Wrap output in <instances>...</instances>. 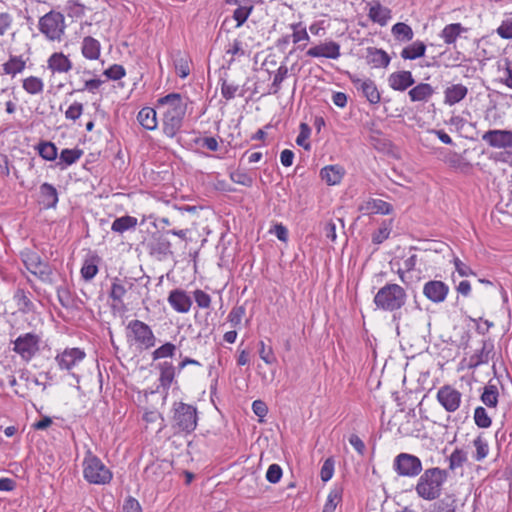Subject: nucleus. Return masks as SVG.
<instances>
[{
	"label": "nucleus",
	"mask_w": 512,
	"mask_h": 512,
	"mask_svg": "<svg viewBox=\"0 0 512 512\" xmlns=\"http://www.w3.org/2000/svg\"><path fill=\"white\" fill-rule=\"evenodd\" d=\"M369 18L380 26H385L391 18V10L380 4L378 1H373L369 4Z\"/></svg>",
	"instance_id": "5701e85b"
},
{
	"label": "nucleus",
	"mask_w": 512,
	"mask_h": 512,
	"mask_svg": "<svg viewBox=\"0 0 512 512\" xmlns=\"http://www.w3.org/2000/svg\"><path fill=\"white\" fill-rule=\"evenodd\" d=\"M466 31L467 29L463 27L461 23H451L442 29L439 36L445 44L451 45L454 44L460 35Z\"/></svg>",
	"instance_id": "7c9ffc66"
},
{
	"label": "nucleus",
	"mask_w": 512,
	"mask_h": 512,
	"mask_svg": "<svg viewBox=\"0 0 512 512\" xmlns=\"http://www.w3.org/2000/svg\"><path fill=\"white\" fill-rule=\"evenodd\" d=\"M306 55L313 58H328L336 60L341 56L340 45L335 41H328L309 48Z\"/></svg>",
	"instance_id": "a211bd4d"
},
{
	"label": "nucleus",
	"mask_w": 512,
	"mask_h": 512,
	"mask_svg": "<svg viewBox=\"0 0 512 512\" xmlns=\"http://www.w3.org/2000/svg\"><path fill=\"white\" fill-rule=\"evenodd\" d=\"M39 30L50 41H60L65 33L64 15L51 10L39 19Z\"/></svg>",
	"instance_id": "423d86ee"
},
{
	"label": "nucleus",
	"mask_w": 512,
	"mask_h": 512,
	"mask_svg": "<svg viewBox=\"0 0 512 512\" xmlns=\"http://www.w3.org/2000/svg\"><path fill=\"white\" fill-rule=\"evenodd\" d=\"M3 72L6 75L15 77L22 73L26 68V60L22 56L11 55L3 65Z\"/></svg>",
	"instance_id": "473e14b6"
},
{
	"label": "nucleus",
	"mask_w": 512,
	"mask_h": 512,
	"mask_svg": "<svg viewBox=\"0 0 512 512\" xmlns=\"http://www.w3.org/2000/svg\"><path fill=\"white\" fill-rule=\"evenodd\" d=\"M343 489L340 486H334L328 496L322 512H334L336 507L342 501Z\"/></svg>",
	"instance_id": "c03bdc74"
},
{
	"label": "nucleus",
	"mask_w": 512,
	"mask_h": 512,
	"mask_svg": "<svg viewBox=\"0 0 512 512\" xmlns=\"http://www.w3.org/2000/svg\"><path fill=\"white\" fill-rule=\"evenodd\" d=\"M311 134V128L306 123L300 124V132L296 138V144L303 147L306 151L311 149V144L308 141Z\"/></svg>",
	"instance_id": "5fc2aeb1"
},
{
	"label": "nucleus",
	"mask_w": 512,
	"mask_h": 512,
	"mask_svg": "<svg viewBox=\"0 0 512 512\" xmlns=\"http://www.w3.org/2000/svg\"><path fill=\"white\" fill-rule=\"evenodd\" d=\"M188 99L179 93H170L157 100L162 115V130L165 136L173 138L180 131L187 112Z\"/></svg>",
	"instance_id": "f257e3e1"
},
{
	"label": "nucleus",
	"mask_w": 512,
	"mask_h": 512,
	"mask_svg": "<svg viewBox=\"0 0 512 512\" xmlns=\"http://www.w3.org/2000/svg\"><path fill=\"white\" fill-rule=\"evenodd\" d=\"M498 397L499 392L497 385L493 384L492 381H489L484 387L481 395V401L489 408H496L498 404Z\"/></svg>",
	"instance_id": "58836bf2"
},
{
	"label": "nucleus",
	"mask_w": 512,
	"mask_h": 512,
	"mask_svg": "<svg viewBox=\"0 0 512 512\" xmlns=\"http://www.w3.org/2000/svg\"><path fill=\"white\" fill-rule=\"evenodd\" d=\"M393 229V219H386L380 223L379 228L372 234V242L376 245L387 240Z\"/></svg>",
	"instance_id": "4c0bfd02"
},
{
	"label": "nucleus",
	"mask_w": 512,
	"mask_h": 512,
	"mask_svg": "<svg viewBox=\"0 0 512 512\" xmlns=\"http://www.w3.org/2000/svg\"><path fill=\"white\" fill-rule=\"evenodd\" d=\"M474 420L480 428H488L491 425V418L488 416L485 408L481 406L475 409Z\"/></svg>",
	"instance_id": "13d9d810"
},
{
	"label": "nucleus",
	"mask_w": 512,
	"mask_h": 512,
	"mask_svg": "<svg viewBox=\"0 0 512 512\" xmlns=\"http://www.w3.org/2000/svg\"><path fill=\"white\" fill-rule=\"evenodd\" d=\"M358 210L364 215H389L393 212V206L382 199L368 198L359 204Z\"/></svg>",
	"instance_id": "f3484780"
},
{
	"label": "nucleus",
	"mask_w": 512,
	"mask_h": 512,
	"mask_svg": "<svg viewBox=\"0 0 512 512\" xmlns=\"http://www.w3.org/2000/svg\"><path fill=\"white\" fill-rule=\"evenodd\" d=\"M468 94V88L463 84H453L444 90V103L453 106L461 102Z\"/></svg>",
	"instance_id": "b1692460"
},
{
	"label": "nucleus",
	"mask_w": 512,
	"mask_h": 512,
	"mask_svg": "<svg viewBox=\"0 0 512 512\" xmlns=\"http://www.w3.org/2000/svg\"><path fill=\"white\" fill-rule=\"evenodd\" d=\"M81 54L87 60L99 59L101 54L100 42L91 36L84 37L81 43Z\"/></svg>",
	"instance_id": "a878e982"
},
{
	"label": "nucleus",
	"mask_w": 512,
	"mask_h": 512,
	"mask_svg": "<svg viewBox=\"0 0 512 512\" xmlns=\"http://www.w3.org/2000/svg\"><path fill=\"white\" fill-rule=\"evenodd\" d=\"M13 301L18 307V311L23 313V315L28 314L33 309V303L30 301L26 292L22 289H18L15 292Z\"/></svg>",
	"instance_id": "49530a36"
},
{
	"label": "nucleus",
	"mask_w": 512,
	"mask_h": 512,
	"mask_svg": "<svg viewBox=\"0 0 512 512\" xmlns=\"http://www.w3.org/2000/svg\"><path fill=\"white\" fill-rule=\"evenodd\" d=\"M434 94V88L428 83H419L409 90L408 95L412 102H426Z\"/></svg>",
	"instance_id": "2f4dec72"
},
{
	"label": "nucleus",
	"mask_w": 512,
	"mask_h": 512,
	"mask_svg": "<svg viewBox=\"0 0 512 512\" xmlns=\"http://www.w3.org/2000/svg\"><path fill=\"white\" fill-rule=\"evenodd\" d=\"M190 58L181 51H177L173 55L174 68L177 75L184 79L190 74Z\"/></svg>",
	"instance_id": "c9c22d12"
},
{
	"label": "nucleus",
	"mask_w": 512,
	"mask_h": 512,
	"mask_svg": "<svg viewBox=\"0 0 512 512\" xmlns=\"http://www.w3.org/2000/svg\"><path fill=\"white\" fill-rule=\"evenodd\" d=\"M461 393L452 386L445 385L437 392V400L447 412H455L461 404Z\"/></svg>",
	"instance_id": "4468645a"
},
{
	"label": "nucleus",
	"mask_w": 512,
	"mask_h": 512,
	"mask_svg": "<svg viewBox=\"0 0 512 512\" xmlns=\"http://www.w3.org/2000/svg\"><path fill=\"white\" fill-rule=\"evenodd\" d=\"M282 477V468L278 464H271L266 472V479L270 483H278Z\"/></svg>",
	"instance_id": "774afa93"
},
{
	"label": "nucleus",
	"mask_w": 512,
	"mask_h": 512,
	"mask_svg": "<svg viewBox=\"0 0 512 512\" xmlns=\"http://www.w3.org/2000/svg\"><path fill=\"white\" fill-rule=\"evenodd\" d=\"M85 357L84 351L79 348L65 349L61 354L56 356V361L60 369L70 370Z\"/></svg>",
	"instance_id": "aec40b11"
},
{
	"label": "nucleus",
	"mask_w": 512,
	"mask_h": 512,
	"mask_svg": "<svg viewBox=\"0 0 512 512\" xmlns=\"http://www.w3.org/2000/svg\"><path fill=\"white\" fill-rule=\"evenodd\" d=\"M64 11L69 18L80 19L85 15L86 6L75 0H68L65 4Z\"/></svg>",
	"instance_id": "de8ad7c7"
},
{
	"label": "nucleus",
	"mask_w": 512,
	"mask_h": 512,
	"mask_svg": "<svg viewBox=\"0 0 512 512\" xmlns=\"http://www.w3.org/2000/svg\"><path fill=\"white\" fill-rule=\"evenodd\" d=\"M259 356L266 364H273L276 361V358L273 353V349L271 346H266L263 341L259 343Z\"/></svg>",
	"instance_id": "0e129e2a"
},
{
	"label": "nucleus",
	"mask_w": 512,
	"mask_h": 512,
	"mask_svg": "<svg viewBox=\"0 0 512 512\" xmlns=\"http://www.w3.org/2000/svg\"><path fill=\"white\" fill-rule=\"evenodd\" d=\"M40 338L33 333L20 335L14 341V351L24 360L29 361L39 349Z\"/></svg>",
	"instance_id": "f8f14e48"
},
{
	"label": "nucleus",
	"mask_w": 512,
	"mask_h": 512,
	"mask_svg": "<svg viewBox=\"0 0 512 512\" xmlns=\"http://www.w3.org/2000/svg\"><path fill=\"white\" fill-rule=\"evenodd\" d=\"M406 301V292L398 284H386L374 297V303L377 307L394 311L400 309Z\"/></svg>",
	"instance_id": "7ed1b4c3"
},
{
	"label": "nucleus",
	"mask_w": 512,
	"mask_h": 512,
	"mask_svg": "<svg viewBox=\"0 0 512 512\" xmlns=\"http://www.w3.org/2000/svg\"><path fill=\"white\" fill-rule=\"evenodd\" d=\"M173 427L179 432L191 433L197 426V409L183 402L173 405Z\"/></svg>",
	"instance_id": "39448f33"
},
{
	"label": "nucleus",
	"mask_w": 512,
	"mask_h": 512,
	"mask_svg": "<svg viewBox=\"0 0 512 512\" xmlns=\"http://www.w3.org/2000/svg\"><path fill=\"white\" fill-rule=\"evenodd\" d=\"M230 179L236 184L250 187L253 184V178L244 170L237 169L230 173Z\"/></svg>",
	"instance_id": "6e6d98bb"
},
{
	"label": "nucleus",
	"mask_w": 512,
	"mask_h": 512,
	"mask_svg": "<svg viewBox=\"0 0 512 512\" xmlns=\"http://www.w3.org/2000/svg\"><path fill=\"white\" fill-rule=\"evenodd\" d=\"M482 140L495 149L512 148V131L504 129L488 130L482 135Z\"/></svg>",
	"instance_id": "ddd939ff"
},
{
	"label": "nucleus",
	"mask_w": 512,
	"mask_h": 512,
	"mask_svg": "<svg viewBox=\"0 0 512 512\" xmlns=\"http://www.w3.org/2000/svg\"><path fill=\"white\" fill-rule=\"evenodd\" d=\"M449 293V286L440 280H430L423 286L424 296L433 303H442Z\"/></svg>",
	"instance_id": "dca6fc26"
},
{
	"label": "nucleus",
	"mask_w": 512,
	"mask_h": 512,
	"mask_svg": "<svg viewBox=\"0 0 512 512\" xmlns=\"http://www.w3.org/2000/svg\"><path fill=\"white\" fill-rule=\"evenodd\" d=\"M98 273V261L95 257L88 258L84 261L81 268V276L86 281L92 280Z\"/></svg>",
	"instance_id": "3c124183"
},
{
	"label": "nucleus",
	"mask_w": 512,
	"mask_h": 512,
	"mask_svg": "<svg viewBox=\"0 0 512 512\" xmlns=\"http://www.w3.org/2000/svg\"><path fill=\"white\" fill-rule=\"evenodd\" d=\"M44 81L38 76L30 75L22 79V89L31 96L40 95L44 91Z\"/></svg>",
	"instance_id": "72a5a7b5"
},
{
	"label": "nucleus",
	"mask_w": 512,
	"mask_h": 512,
	"mask_svg": "<svg viewBox=\"0 0 512 512\" xmlns=\"http://www.w3.org/2000/svg\"><path fill=\"white\" fill-rule=\"evenodd\" d=\"M73 68L70 58L63 52H54L47 59V69L52 75L66 74Z\"/></svg>",
	"instance_id": "6ab92c4d"
},
{
	"label": "nucleus",
	"mask_w": 512,
	"mask_h": 512,
	"mask_svg": "<svg viewBox=\"0 0 512 512\" xmlns=\"http://www.w3.org/2000/svg\"><path fill=\"white\" fill-rule=\"evenodd\" d=\"M426 45L424 42L417 40L412 44L404 47L400 53L405 60H415L425 55Z\"/></svg>",
	"instance_id": "e433bc0d"
},
{
	"label": "nucleus",
	"mask_w": 512,
	"mask_h": 512,
	"mask_svg": "<svg viewBox=\"0 0 512 512\" xmlns=\"http://www.w3.org/2000/svg\"><path fill=\"white\" fill-rule=\"evenodd\" d=\"M83 155V151L79 148L63 149L60 152L59 160L56 162V167L60 170H65L69 166L76 163Z\"/></svg>",
	"instance_id": "c756f323"
},
{
	"label": "nucleus",
	"mask_w": 512,
	"mask_h": 512,
	"mask_svg": "<svg viewBox=\"0 0 512 512\" xmlns=\"http://www.w3.org/2000/svg\"><path fill=\"white\" fill-rule=\"evenodd\" d=\"M160 368V383L161 386L168 389L175 377V367L170 362H163L159 365Z\"/></svg>",
	"instance_id": "a18cd8bd"
},
{
	"label": "nucleus",
	"mask_w": 512,
	"mask_h": 512,
	"mask_svg": "<svg viewBox=\"0 0 512 512\" xmlns=\"http://www.w3.org/2000/svg\"><path fill=\"white\" fill-rule=\"evenodd\" d=\"M473 445L476 449L475 454L473 455L474 460L478 462L484 460L489 453L487 440L483 436L479 435L473 440Z\"/></svg>",
	"instance_id": "09e8293b"
},
{
	"label": "nucleus",
	"mask_w": 512,
	"mask_h": 512,
	"mask_svg": "<svg viewBox=\"0 0 512 512\" xmlns=\"http://www.w3.org/2000/svg\"><path fill=\"white\" fill-rule=\"evenodd\" d=\"M137 218L129 215H125L119 218H116L111 226V230L117 233H124L130 229H133L137 226Z\"/></svg>",
	"instance_id": "79ce46f5"
},
{
	"label": "nucleus",
	"mask_w": 512,
	"mask_h": 512,
	"mask_svg": "<svg viewBox=\"0 0 512 512\" xmlns=\"http://www.w3.org/2000/svg\"><path fill=\"white\" fill-rule=\"evenodd\" d=\"M137 121L144 129L155 130L158 126L156 110L151 107H143L137 114Z\"/></svg>",
	"instance_id": "c85d7f7f"
},
{
	"label": "nucleus",
	"mask_w": 512,
	"mask_h": 512,
	"mask_svg": "<svg viewBox=\"0 0 512 512\" xmlns=\"http://www.w3.org/2000/svg\"><path fill=\"white\" fill-rule=\"evenodd\" d=\"M191 297L194 299L196 308L203 310L205 314L208 315V312L211 309V296L201 289H195L192 292Z\"/></svg>",
	"instance_id": "37998d69"
},
{
	"label": "nucleus",
	"mask_w": 512,
	"mask_h": 512,
	"mask_svg": "<svg viewBox=\"0 0 512 512\" xmlns=\"http://www.w3.org/2000/svg\"><path fill=\"white\" fill-rule=\"evenodd\" d=\"M449 476L448 470L439 467L426 469L419 477L415 486L417 495L426 500L433 501L440 497L443 486Z\"/></svg>",
	"instance_id": "f03ea898"
},
{
	"label": "nucleus",
	"mask_w": 512,
	"mask_h": 512,
	"mask_svg": "<svg viewBox=\"0 0 512 512\" xmlns=\"http://www.w3.org/2000/svg\"><path fill=\"white\" fill-rule=\"evenodd\" d=\"M176 350V346L172 343H165L153 352V360L160 358L172 357Z\"/></svg>",
	"instance_id": "052dcab7"
},
{
	"label": "nucleus",
	"mask_w": 512,
	"mask_h": 512,
	"mask_svg": "<svg viewBox=\"0 0 512 512\" xmlns=\"http://www.w3.org/2000/svg\"><path fill=\"white\" fill-rule=\"evenodd\" d=\"M440 337L443 342L450 343L456 347L465 348L469 341V332L464 324L445 322Z\"/></svg>",
	"instance_id": "9d476101"
},
{
	"label": "nucleus",
	"mask_w": 512,
	"mask_h": 512,
	"mask_svg": "<svg viewBox=\"0 0 512 512\" xmlns=\"http://www.w3.org/2000/svg\"><path fill=\"white\" fill-rule=\"evenodd\" d=\"M496 32L503 39H512V18L504 19Z\"/></svg>",
	"instance_id": "338daca9"
},
{
	"label": "nucleus",
	"mask_w": 512,
	"mask_h": 512,
	"mask_svg": "<svg viewBox=\"0 0 512 512\" xmlns=\"http://www.w3.org/2000/svg\"><path fill=\"white\" fill-rule=\"evenodd\" d=\"M349 80L355 89L371 104L376 105L381 101V93L377 88L375 81L368 77H359L355 74H349Z\"/></svg>",
	"instance_id": "9b49d317"
},
{
	"label": "nucleus",
	"mask_w": 512,
	"mask_h": 512,
	"mask_svg": "<svg viewBox=\"0 0 512 512\" xmlns=\"http://www.w3.org/2000/svg\"><path fill=\"white\" fill-rule=\"evenodd\" d=\"M194 142L196 145L213 152L217 151L219 148L218 140L215 137H198Z\"/></svg>",
	"instance_id": "680f3d73"
},
{
	"label": "nucleus",
	"mask_w": 512,
	"mask_h": 512,
	"mask_svg": "<svg viewBox=\"0 0 512 512\" xmlns=\"http://www.w3.org/2000/svg\"><path fill=\"white\" fill-rule=\"evenodd\" d=\"M126 72L122 65L114 64L104 71V75L111 80H120Z\"/></svg>",
	"instance_id": "69168bd1"
},
{
	"label": "nucleus",
	"mask_w": 512,
	"mask_h": 512,
	"mask_svg": "<svg viewBox=\"0 0 512 512\" xmlns=\"http://www.w3.org/2000/svg\"><path fill=\"white\" fill-rule=\"evenodd\" d=\"M126 335L128 341L140 349H149L155 345L156 338L145 322H129Z\"/></svg>",
	"instance_id": "0eeeda50"
},
{
	"label": "nucleus",
	"mask_w": 512,
	"mask_h": 512,
	"mask_svg": "<svg viewBox=\"0 0 512 512\" xmlns=\"http://www.w3.org/2000/svg\"><path fill=\"white\" fill-rule=\"evenodd\" d=\"M167 301L178 313H187L193 305L191 294L180 288L170 291Z\"/></svg>",
	"instance_id": "2eb2a0df"
},
{
	"label": "nucleus",
	"mask_w": 512,
	"mask_h": 512,
	"mask_svg": "<svg viewBox=\"0 0 512 512\" xmlns=\"http://www.w3.org/2000/svg\"><path fill=\"white\" fill-rule=\"evenodd\" d=\"M345 174V170L340 165H328L320 170V177L327 185L339 184Z\"/></svg>",
	"instance_id": "393cba45"
},
{
	"label": "nucleus",
	"mask_w": 512,
	"mask_h": 512,
	"mask_svg": "<svg viewBox=\"0 0 512 512\" xmlns=\"http://www.w3.org/2000/svg\"><path fill=\"white\" fill-rule=\"evenodd\" d=\"M83 113V104L80 102L72 103L65 111V117L68 120L76 121Z\"/></svg>",
	"instance_id": "e2e57ef3"
},
{
	"label": "nucleus",
	"mask_w": 512,
	"mask_h": 512,
	"mask_svg": "<svg viewBox=\"0 0 512 512\" xmlns=\"http://www.w3.org/2000/svg\"><path fill=\"white\" fill-rule=\"evenodd\" d=\"M58 192L50 183H43L39 187V204L45 209L55 208L58 203Z\"/></svg>",
	"instance_id": "4be33fe9"
},
{
	"label": "nucleus",
	"mask_w": 512,
	"mask_h": 512,
	"mask_svg": "<svg viewBox=\"0 0 512 512\" xmlns=\"http://www.w3.org/2000/svg\"><path fill=\"white\" fill-rule=\"evenodd\" d=\"M287 76L288 67L285 64H281L274 74L269 94H277L281 89L282 82L287 78Z\"/></svg>",
	"instance_id": "8fccbe9b"
},
{
	"label": "nucleus",
	"mask_w": 512,
	"mask_h": 512,
	"mask_svg": "<svg viewBox=\"0 0 512 512\" xmlns=\"http://www.w3.org/2000/svg\"><path fill=\"white\" fill-rule=\"evenodd\" d=\"M254 5L237 6L233 12V19L236 21V27L242 26L251 15Z\"/></svg>",
	"instance_id": "603ef678"
},
{
	"label": "nucleus",
	"mask_w": 512,
	"mask_h": 512,
	"mask_svg": "<svg viewBox=\"0 0 512 512\" xmlns=\"http://www.w3.org/2000/svg\"><path fill=\"white\" fill-rule=\"evenodd\" d=\"M22 261L26 269L39 278L43 282H51L52 280V268L47 263L42 261L38 253L26 249L21 252Z\"/></svg>",
	"instance_id": "6e6552de"
},
{
	"label": "nucleus",
	"mask_w": 512,
	"mask_h": 512,
	"mask_svg": "<svg viewBox=\"0 0 512 512\" xmlns=\"http://www.w3.org/2000/svg\"><path fill=\"white\" fill-rule=\"evenodd\" d=\"M393 467L400 476L415 477L422 471V462L415 455L400 453L395 457Z\"/></svg>",
	"instance_id": "1a4fd4ad"
},
{
	"label": "nucleus",
	"mask_w": 512,
	"mask_h": 512,
	"mask_svg": "<svg viewBox=\"0 0 512 512\" xmlns=\"http://www.w3.org/2000/svg\"><path fill=\"white\" fill-rule=\"evenodd\" d=\"M335 461L332 457L327 458L320 471V477L323 482L329 481L334 474Z\"/></svg>",
	"instance_id": "bf43d9fd"
},
{
	"label": "nucleus",
	"mask_w": 512,
	"mask_h": 512,
	"mask_svg": "<svg viewBox=\"0 0 512 512\" xmlns=\"http://www.w3.org/2000/svg\"><path fill=\"white\" fill-rule=\"evenodd\" d=\"M449 470L461 468L467 461V454L461 449H455L449 456Z\"/></svg>",
	"instance_id": "864d4df0"
},
{
	"label": "nucleus",
	"mask_w": 512,
	"mask_h": 512,
	"mask_svg": "<svg viewBox=\"0 0 512 512\" xmlns=\"http://www.w3.org/2000/svg\"><path fill=\"white\" fill-rule=\"evenodd\" d=\"M415 83L410 71L393 72L388 77L389 87L395 91H405Z\"/></svg>",
	"instance_id": "412c9836"
},
{
	"label": "nucleus",
	"mask_w": 512,
	"mask_h": 512,
	"mask_svg": "<svg viewBox=\"0 0 512 512\" xmlns=\"http://www.w3.org/2000/svg\"><path fill=\"white\" fill-rule=\"evenodd\" d=\"M39 156L46 161H55L58 157V149L53 142L41 141L36 146Z\"/></svg>",
	"instance_id": "a19ab883"
},
{
	"label": "nucleus",
	"mask_w": 512,
	"mask_h": 512,
	"mask_svg": "<svg viewBox=\"0 0 512 512\" xmlns=\"http://www.w3.org/2000/svg\"><path fill=\"white\" fill-rule=\"evenodd\" d=\"M126 292L125 285L119 279H115L110 290V298L113 301L112 308L114 311L121 312L124 310L123 298Z\"/></svg>",
	"instance_id": "cd10ccee"
},
{
	"label": "nucleus",
	"mask_w": 512,
	"mask_h": 512,
	"mask_svg": "<svg viewBox=\"0 0 512 512\" xmlns=\"http://www.w3.org/2000/svg\"><path fill=\"white\" fill-rule=\"evenodd\" d=\"M391 33L395 37V39L400 42L411 41L414 37V32L412 28L408 24L403 22H398L394 24L391 28Z\"/></svg>",
	"instance_id": "ea45409f"
},
{
	"label": "nucleus",
	"mask_w": 512,
	"mask_h": 512,
	"mask_svg": "<svg viewBox=\"0 0 512 512\" xmlns=\"http://www.w3.org/2000/svg\"><path fill=\"white\" fill-rule=\"evenodd\" d=\"M493 349L491 343L483 342L480 350H477L473 355L470 356L468 366L469 368H476L481 364L488 363L489 354Z\"/></svg>",
	"instance_id": "f704fd0d"
},
{
	"label": "nucleus",
	"mask_w": 512,
	"mask_h": 512,
	"mask_svg": "<svg viewBox=\"0 0 512 512\" xmlns=\"http://www.w3.org/2000/svg\"><path fill=\"white\" fill-rule=\"evenodd\" d=\"M84 478L92 484H107L112 479V472L106 465L91 452H88L83 461Z\"/></svg>",
	"instance_id": "20e7f679"
},
{
	"label": "nucleus",
	"mask_w": 512,
	"mask_h": 512,
	"mask_svg": "<svg viewBox=\"0 0 512 512\" xmlns=\"http://www.w3.org/2000/svg\"><path fill=\"white\" fill-rule=\"evenodd\" d=\"M390 56L382 49L367 48V62L374 68H386L390 64Z\"/></svg>",
	"instance_id": "bb28decb"
},
{
	"label": "nucleus",
	"mask_w": 512,
	"mask_h": 512,
	"mask_svg": "<svg viewBox=\"0 0 512 512\" xmlns=\"http://www.w3.org/2000/svg\"><path fill=\"white\" fill-rule=\"evenodd\" d=\"M240 90V85L235 82H228L226 80H222L221 83V94L226 100H231L235 98L237 93Z\"/></svg>",
	"instance_id": "4d7b16f0"
}]
</instances>
